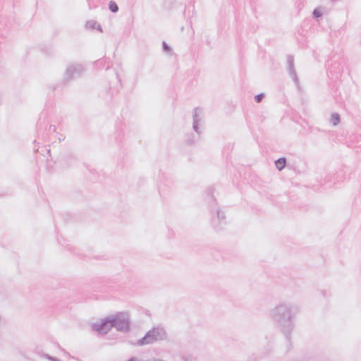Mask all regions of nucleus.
<instances>
[{
    "label": "nucleus",
    "mask_w": 361,
    "mask_h": 361,
    "mask_svg": "<svg viewBox=\"0 0 361 361\" xmlns=\"http://www.w3.org/2000/svg\"><path fill=\"white\" fill-rule=\"evenodd\" d=\"M111 329L115 328L118 331L128 332L130 330V322L128 316L124 312H118L110 317Z\"/></svg>",
    "instance_id": "4"
},
{
    "label": "nucleus",
    "mask_w": 361,
    "mask_h": 361,
    "mask_svg": "<svg viewBox=\"0 0 361 361\" xmlns=\"http://www.w3.org/2000/svg\"><path fill=\"white\" fill-rule=\"evenodd\" d=\"M166 332L163 327H153L152 329L148 331L142 338L138 339L134 345L142 346L152 344L157 341L166 339Z\"/></svg>",
    "instance_id": "3"
},
{
    "label": "nucleus",
    "mask_w": 361,
    "mask_h": 361,
    "mask_svg": "<svg viewBox=\"0 0 361 361\" xmlns=\"http://www.w3.org/2000/svg\"><path fill=\"white\" fill-rule=\"evenodd\" d=\"M182 359L183 361H195V358L191 355H185Z\"/></svg>",
    "instance_id": "15"
},
{
    "label": "nucleus",
    "mask_w": 361,
    "mask_h": 361,
    "mask_svg": "<svg viewBox=\"0 0 361 361\" xmlns=\"http://www.w3.org/2000/svg\"><path fill=\"white\" fill-rule=\"evenodd\" d=\"M312 14L314 18H318L322 16V12L319 8H317L314 9Z\"/></svg>",
    "instance_id": "13"
},
{
    "label": "nucleus",
    "mask_w": 361,
    "mask_h": 361,
    "mask_svg": "<svg viewBox=\"0 0 361 361\" xmlns=\"http://www.w3.org/2000/svg\"><path fill=\"white\" fill-rule=\"evenodd\" d=\"M163 50L166 53L171 52V48L169 46V44L166 42H162Z\"/></svg>",
    "instance_id": "14"
},
{
    "label": "nucleus",
    "mask_w": 361,
    "mask_h": 361,
    "mask_svg": "<svg viewBox=\"0 0 361 361\" xmlns=\"http://www.w3.org/2000/svg\"><path fill=\"white\" fill-rule=\"evenodd\" d=\"M95 29L99 30V31H100V32H102V28L101 25L99 23L97 24V26H96Z\"/></svg>",
    "instance_id": "19"
},
{
    "label": "nucleus",
    "mask_w": 361,
    "mask_h": 361,
    "mask_svg": "<svg viewBox=\"0 0 361 361\" xmlns=\"http://www.w3.org/2000/svg\"><path fill=\"white\" fill-rule=\"evenodd\" d=\"M276 167L278 169L279 171H281L283 169L286 164V159L285 157H281L279 158L275 161Z\"/></svg>",
    "instance_id": "9"
},
{
    "label": "nucleus",
    "mask_w": 361,
    "mask_h": 361,
    "mask_svg": "<svg viewBox=\"0 0 361 361\" xmlns=\"http://www.w3.org/2000/svg\"><path fill=\"white\" fill-rule=\"evenodd\" d=\"M85 70V66L81 63H73L69 64L64 74V82H68L75 78L79 77L84 73Z\"/></svg>",
    "instance_id": "5"
},
{
    "label": "nucleus",
    "mask_w": 361,
    "mask_h": 361,
    "mask_svg": "<svg viewBox=\"0 0 361 361\" xmlns=\"http://www.w3.org/2000/svg\"><path fill=\"white\" fill-rule=\"evenodd\" d=\"M298 311L296 305L287 302H281L270 310L271 319L285 336L286 352L290 351L293 346L291 334L295 327L293 319Z\"/></svg>",
    "instance_id": "1"
},
{
    "label": "nucleus",
    "mask_w": 361,
    "mask_h": 361,
    "mask_svg": "<svg viewBox=\"0 0 361 361\" xmlns=\"http://www.w3.org/2000/svg\"><path fill=\"white\" fill-rule=\"evenodd\" d=\"M214 188L209 187L207 188V194L211 196L212 205L211 213L214 215L212 218V224L216 230H221L226 224V215L223 211H221L217 207L216 200L213 199Z\"/></svg>",
    "instance_id": "2"
},
{
    "label": "nucleus",
    "mask_w": 361,
    "mask_h": 361,
    "mask_svg": "<svg viewBox=\"0 0 361 361\" xmlns=\"http://www.w3.org/2000/svg\"><path fill=\"white\" fill-rule=\"evenodd\" d=\"M109 9L112 13H117L118 11V6L117 4L114 1H110L109 3Z\"/></svg>",
    "instance_id": "11"
},
{
    "label": "nucleus",
    "mask_w": 361,
    "mask_h": 361,
    "mask_svg": "<svg viewBox=\"0 0 361 361\" xmlns=\"http://www.w3.org/2000/svg\"><path fill=\"white\" fill-rule=\"evenodd\" d=\"M287 70L295 85H298L299 80L294 67V57L292 55H287Z\"/></svg>",
    "instance_id": "7"
},
{
    "label": "nucleus",
    "mask_w": 361,
    "mask_h": 361,
    "mask_svg": "<svg viewBox=\"0 0 361 361\" xmlns=\"http://www.w3.org/2000/svg\"><path fill=\"white\" fill-rule=\"evenodd\" d=\"M202 109L200 107H196L194 109V113L192 115L193 122H192V129L195 132L197 133L198 135H200V132L199 131V123L202 120Z\"/></svg>",
    "instance_id": "8"
},
{
    "label": "nucleus",
    "mask_w": 361,
    "mask_h": 361,
    "mask_svg": "<svg viewBox=\"0 0 361 361\" xmlns=\"http://www.w3.org/2000/svg\"><path fill=\"white\" fill-rule=\"evenodd\" d=\"M58 135V140H59V142H61V141H63L66 138L65 135H62V134H59L57 133Z\"/></svg>",
    "instance_id": "17"
},
{
    "label": "nucleus",
    "mask_w": 361,
    "mask_h": 361,
    "mask_svg": "<svg viewBox=\"0 0 361 361\" xmlns=\"http://www.w3.org/2000/svg\"><path fill=\"white\" fill-rule=\"evenodd\" d=\"M49 131L54 133L56 131V126L54 125H50L49 127Z\"/></svg>",
    "instance_id": "18"
},
{
    "label": "nucleus",
    "mask_w": 361,
    "mask_h": 361,
    "mask_svg": "<svg viewBox=\"0 0 361 361\" xmlns=\"http://www.w3.org/2000/svg\"><path fill=\"white\" fill-rule=\"evenodd\" d=\"M340 121H341V117L338 113H333L331 114L330 121L333 126H337L340 123Z\"/></svg>",
    "instance_id": "10"
},
{
    "label": "nucleus",
    "mask_w": 361,
    "mask_h": 361,
    "mask_svg": "<svg viewBox=\"0 0 361 361\" xmlns=\"http://www.w3.org/2000/svg\"><path fill=\"white\" fill-rule=\"evenodd\" d=\"M187 142H188V144L191 145V144L194 143V140H187Z\"/></svg>",
    "instance_id": "20"
},
{
    "label": "nucleus",
    "mask_w": 361,
    "mask_h": 361,
    "mask_svg": "<svg viewBox=\"0 0 361 361\" xmlns=\"http://www.w3.org/2000/svg\"><path fill=\"white\" fill-rule=\"evenodd\" d=\"M264 93H260V94H257L255 97V100L257 103H259L264 97Z\"/></svg>",
    "instance_id": "16"
},
{
    "label": "nucleus",
    "mask_w": 361,
    "mask_h": 361,
    "mask_svg": "<svg viewBox=\"0 0 361 361\" xmlns=\"http://www.w3.org/2000/svg\"><path fill=\"white\" fill-rule=\"evenodd\" d=\"M97 23L95 20H91L87 21V23L85 24V27L87 29L94 30L97 26Z\"/></svg>",
    "instance_id": "12"
},
{
    "label": "nucleus",
    "mask_w": 361,
    "mask_h": 361,
    "mask_svg": "<svg viewBox=\"0 0 361 361\" xmlns=\"http://www.w3.org/2000/svg\"><path fill=\"white\" fill-rule=\"evenodd\" d=\"M92 329L101 334H106L111 329L110 317L103 319L99 323H94Z\"/></svg>",
    "instance_id": "6"
}]
</instances>
